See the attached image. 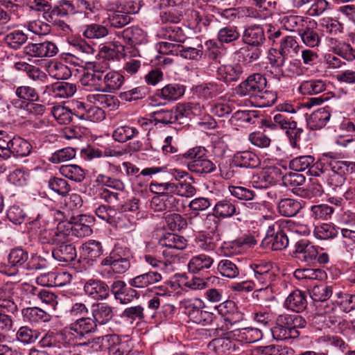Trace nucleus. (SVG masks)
Returning a JSON list of instances; mask_svg holds the SVG:
<instances>
[{
	"instance_id": "f257e3e1",
	"label": "nucleus",
	"mask_w": 355,
	"mask_h": 355,
	"mask_svg": "<svg viewBox=\"0 0 355 355\" xmlns=\"http://www.w3.org/2000/svg\"><path fill=\"white\" fill-rule=\"evenodd\" d=\"M128 251L121 248H114L101 262V275L104 278H111L114 274H123L130 267Z\"/></svg>"
},
{
	"instance_id": "f03ea898",
	"label": "nucleus",
	"mask_w": 355,
	"mask_h": 355,
	"mask_svg": "<svg viewBox=\"0 0 355 355\" xmlns=\"http://www.w3.org/2000/svg\"><path fill=\"white\" fill-rule=\"evenodd\" d=\"M97 326L90 317H81L66 327L62 335L69 340H82L87 336L94 333Z\"/></svg>"
},
{
	"instance_id": "7ed1b4c3",
	"label": "nucleus",
	"mask_w": 355,
	"mask_h": 355,
	"mask_svg": "<svg viewBox=\"0 0 355 355\" xmlns=\"http://www.w3.org/2000/svg\"><path fill=\"white\" fill-rule=\"evenodd\" d=\"M60 227L53 231L51 241L55 243H60L59 246L55 248L53 252V257L58 261L63 263H71L76 257V248L72 244H64L67 240V234L60 230Z\"/></svg>"
},
{
	"instance_id": "20e7f679",
	"label": "nucleus",
	"mask_w": 355,
	"mask_h": 355,
	"mask_svg": "<svg viewBox=\"0 0 355 355\" xmlns=\"http://www.w3.org/2000/svg\"><path fill=\"white\" fill-rule=\"evenodd\" d=\"M250 268L254 273L252 282L258 291L267 288L276 278L272 264L270 263H253L250 265Z\"/></svg>"
},
{
	"instance_id": "39448f33",
	"label": "nucleus",
	"mask_w": 355,
	"mask_h": 355,
	"mask_svg": "<svg viewBox=\"0 0 355 355\" xmlns=\"http://www.w3.org/2000/svg\"><path fill=\"white\" fill-rule=\"evenodd\" d=\"M266 85L267 80L265 76L259 73H254L239 85L236 92L240 96H255L262 92Z\"/></svg>"
},
{
	"instance_id": "423d86ee",
	"label": "nucleus",
	"mask_w": 355,
	"mask_h": 355,
	"mask_svg": "<svg viewBox=\"0 0 355 355\" xmlns=\"http://www.w3.org/2000/svg\"><path fill=\"white\" fill-rule=\"evenodd\" d=\"M310 296L313 300L322 302L320 304L321 309H318L316 313L318 315L331 314L335 312L336 306L334 305V303H333L331 306L327 304V303L324 304V302L332 296V285L327 284L315 285L311 290Z\"/></svg>"
},
{
	"instance_id": "0eeeda50",
	"label": "nucleus",
	"mask_w": 355,
	"mask_h": 355,
	"mask_svg": "<svg viewBox=\"0 0 355 355\" xmlns=\"http://www.w3.org/2000/svg\"><path fill=\"white\" fill-rule=\"evenodd\" d=\"M282 177L279 166H270L252 176L251 183L257 189H266L274 184Z\"/></svg>"
},
{
	"instance_id": "6e6552de",
	"label": "nucleus",
	"mask_w": 355,
	"mask_h": 355,
	"mask_svg": "<svg viewBox=\"0 0 355 355\" xmlns=\"http://www.w3.org/2000/svg\"><path fill=\"white\" fill-rule=\"evenodd\" d=\"M263 243L273 250H281L286 248L288 245V238L286 230H282L277 223L269 226Z\"/></svg>"
},
{
	"instance_id": "1a4fd4ad",
	"label": "nucleus",
	"mask_w": 355,
	"mask_h": 355,
	"mask_svg": "<svg viewBox=\"0 0 355 355\" xmlns=\"http://www.w3.org/2000/svg\"><path fill=\"white\" fill-rule=\"evenodd\" d=\"M58 52L56 44L49 41L41 43H28L24 48V53L27 55L37 58L53 57Z\"/></svg>"
},
{
	"instance_id": "9d476101",
	"label": "nucleus",
	"mask_w": 355,
	"mask_h": 355,
	"mask_svg": "<svg viewBox=\"0 0 355 355\" xmlns=\"http://www.w3.org/2000/svg\"><path fill=\"white\" fill-rule=\"evenodd\" d=\"M83 290L87 295L96 301L104 300L110 297V287L100 279L87 280L84 284Z\"/></svg>"
},
{
	"instance_id": "9b49d317",
	"label": "nucleus",
	"mask_w": 355,
	"mask_h": 355,
	"mask_svg": "<svg viewBox=\"0 0 355 355\" xmlns=\"http://www.w3.org/2000/svg\"><path fill=\"white\" fill-rule=\"evenodd\" d=\"M213 213L218 219H226L240 214L236 202L230 198L218 200L213 208Z\"/></svg>"
},
{
	"instance_id": "f8f14e48",
	"label": "nucleus",
	"mask_w": 355,
	"mask_h": 355,
	"mask_svg": "<svg viewBox=\"0 0 355 355\" xmlns=\"http://www.w3.org/2000/svg\"><path fill=\"white\" fill-rule=\"evenodd\" d=\"M218 78L230 83L238 81L243 73V67L240 63H227L220 64L217 69Z\"/></svg>"
},
{
	"instance_id": "ddd939ff",
	"label": "nucleus",
	"mask_w": 355,
	"mask_h": 355,
	"mask_svg": "<svg viewBox=\"0 0 355 355\" xmlns=\"http://www.w3.org/2000/svg\"><path fill=\"white\" fill-rule=\"evenodd\" d=\"M271 332L272 337L278 340L295 338L300 335L298 330H292L290 328L284 314L277 318L276 324L272 328Z\"/></svg>"
},
{
	"instance_id": "4468645a",
	"label": "nucleus",
	"mask_w": 355,
	"mask_h": 355,
	"mask_svg": "<svg viewBox=\"0 0 355 355\" xmlns=\"http://www.w3.org/2000/svg\"><path fill=\"white\" fill-rule=\"evenodd\" d=\"M92 320L97 325L105 324L114 315V307L105 302H95L91 306Z\"/></svg>"
},
{
	"instance_id": "2eb2a0df",
	"label": "nucleus",
	"mask_w": 355,
	"mask_h": 355,
	"mask_svg": "<svg viewBox=\"0 0 355 355\" xmlns=\"http://www.w3.org/2000/svg\"><path fill=\"white\" fill-rule=\"evenodd\" d=\"M77 91L76 85L68 82H57L45 87L44 94L57 98H69Z\"/></svg>"
},
{
	"instance_id": "dca6fc26",
	"label": "nucleus",
	"mask_w": 355,
	"mask_h": 355,
	"mask_svg": "<svg viewBox=\"0 0 355 355\" xmlns=\"http://www.w3.org/2000/svg\"><path fill=\"white\" fill-rule=\"evenodd\" d=\"M181 114L182 110L179 109V107L171 110L161 109L151 113L149 121L155 125L157 123L168 125L175 123L181 117Z\"/></svg>"
},
{
	"instance_id": "f3484780",
	"label": "nucleus",
	"mask_w": 355,
	"mask_h": 355,
	"mask_svg": "<svg viewBox=\"0 0 355 355\" xmlns=\"http://www.w3.org/2000/svg\"><path fill=\"white\" fill-rule=\"evenodd\" d=\"M223 85L215 81L203 83L195 87V94L198 98L209 100L216 98L223 92Z\"/></svg>"
},
{
	"instance_id": "a211bd4d",
	"label": "nucleus",
	"mask_w": 355,
	"mask_h": 355,
	"mask_svg": "<svg viewBox=\"0 0 355 355\" xmlns=\"http://www.w3.org/2000/svg\"><path fill=\"white\" fill-rule=\"evenodd\" d=\"M6 145L9 152V158L12 155L19 157L28 156L32 149L31 144L20 137H10L6 142Z\"/></svg>"
},
{
	"instance_id": "6ab92c4d",
	"label": "nucleus",
	"mask_w": 355,
	"mask_h": 355,
	"mask_svg": "<svg viewBox=\"0 0 355 355\" xmlns=\"http://www.w3.org/2000/svg\"><path fill=\"white\" fill-rule=\"evenodd\" d=\"M162 275L157 271H148L130 279L128 284L130 286L137 288H145L161 282Z\"/></svg>"
},
{
	"instance_id": "aec40b11",
	"label": "nucleus",
	"mask_w": 355,
	"mask_h": 355,
	"mask_svg": "<svg viewBox=\"0 0 355 355\" xmlns=\"http://www.w3.org/2000/svg\"><path fill=\"white\" fill-rule=\"evenodd\" d=\"M106 343L109 355H127L132 347L130 340L122 341L116 334L107 335Z\"/></svg>"
},
{
	"instance_id": "412c9836",
	"label": "nucleus",
	"mask_w": 355,
	"mask_h": 355,
	"mask_svg": "<svg viewBox=\"0 0 355 355\" xmlns=\"http://www.w3.org/2000/svg\"><path fill=\"white\" fill-rule=\"evenodd\" d=\"M329 46L330 49L336 55L340 56L348 62L355 61V49L349 44L330 38L329 40Z\"/></svg>"
},
{
	"instance_id": "4be33fe9",
	"label": "nucleus",
	"mask_w": 355,
	"mask_h": 355,
	"mask_svg": "<svg viewBox=\"0 0 355 355\" xmlns=\"http://www.w3.org/2000/svg\"><path fill=\"white\" fill-rule=\"evenodd\" d=\"M296 257L307 263L315 261L318 254V249L306 240L298 241L295 244Z\"/></svg>"
},
{
	"instance_id": "5701e85b",
	"label": "nucleus",
	"mask_w": 355,
	"mask_h": 355,
	"mask_svg": "<svg viewBox=\"0 0 355 355\" xmlns=\"http://www.w3.org/2000/svg\"><path fill=\"white\" fill-rule=\"evenodd\" d=\"M130 46L141 44L146 41V33L138 26H131L124 29L119 35Z\"/></svg>"
},
{
	"instance_id": "b1692460",
	"label": "nucleus",
	"mask_w": 355,
	"mask_h": 355,
	"mask_svg": "<svg viewBox=\"0 0 355 355\" xmlns=\"http://www.w3.org/2000/svg\"><path fill=\"white\" fill-rule=\"evenodd\" d=\"M327 87V81L322 79L311 78L302 81L299 86V91L303 95H317Z\"/></svg>"
},
{
	"instance_id": "393cba45",
	"label": "nucleus",
	"mask_w": 355,
	"mask_h": 355,
	"mask_svg": "<svg viewBox=\"0 0 355 355\" xmlns=\"http://www.w3.org/2000/svg\"><path fill=\"white\" fill-rule=\"evenodd\" d=\"M242 38L245 44L256 46L262 45L266 40L263 28L257 25L245 28Z\"/></svg>"
},
{
	"instance_id": "a878e982",
	"label": "nucleus",
	"mask_w": 355,
	"mask_h": 355,
	"mask_svg": "<svg viewBox=\"0 0 355 355\" xmlns=\"http://www.w3.org/2000/svg\"><path fill=\"white\" fill-rule=\"evenodd\" d=\"M184 87L178 84H168L156 92L159 98L166 102H173L178 100L184 94Z\"/></svg>"
},
{
	"instance_id": "bb28decb",
	"label": "nucleus",
	"mask_w": 355,
	"mask_h": 355,
	"mask_svg": "<svg viewBox=\"0 0 355 355\" xmlns=\"http://www.w3.org/2000/svg\"><path fill=\"white\" fill-rule=\"evenodd\" d=\"M285 306L293 311L300 312L307 306L306 295L300 290H295L286 297Z\"/></svg>"
},
{
	"instance_id": "cd10ccee",
	"label": "nucleus",
	"mask_w": 355,
	"mask_h": 355,
	"mask_svg": "<svg viewBox=\"0 0 355 355\" xmlns=\"http://www.w3.org/2000/svg\"><path fill=\"white\" fill-rule=\"evenodd\" d=\"M234 162L236 168H254L260 165L259 158L251 151L238 152L234 155Z\"/></svg>"
},
{
	"instance_id": "c85d7f7f",
	"label": "nucleus",
	"mask_w": 355,
	"mask_h": 355,
	"mask_svg": "<svg viewBox=\"0 0 355 355\" xmlns=\"http://www.w3.org/2000/svg\"><path fill=\"white\" fill-rule=\"evenodd\" d=\"M88 102L94 104H97L101 106L102 110L103 108H108L110 110H114L118 107L119 101L117 98L110 94H105L101 93L89 94L86 96Z\"/></svg>"
},
{
	"instance_id": "c756f323",
	"label": "nucleus",
	"mask_w": 355,
	"mask_h": 355,
	"mask_svg": "<svg viewBox=\"0 0 355 355\" xmlns=\"http://www.w3.org/2000/svg\"><path fill=\"white\" fill-rule=\"evenodd\" d=\"M331 114L328 107L320 108L313 112L307 118V125L311 130L323 128L329 120Z\"/></svg>"
},
{
	"instance_id": "7c9ffc66",
	"label": "nucleus",
	"mask_w": 355,
	"mask_h": 355,
	"mask_svg": "<svg viewBox=\"0 0 355 355\" xmlns=\"http://www.w3.org/2000/svg\"><path fill=\"white\" fill-rule=\"evenodd\" d=\"M124 81V77L118 72L110 71L102 75V92H112L121 87Z\"/></svg>"
},
{
	"instance_id": "2f4dec72",
	"label": "nucleus",
	"mask_w": 355,
	"mask_h": 355,
	"mask_svg": "<svg viewBox=\"0 0 355 355\" xmlns=\"http://www.w3.org/2000/svg\"><path fill=\"white\" fill-rule=\"evenodd\" d=\"M159 35L166 40L183 43L187 37L182 29L176 24L165 25L159 31Z\"/></svg>"
},
{
	"instance_id": "473e14b6",
	"label": "nucleus",
	"mask_w": 355,
	"mask_h": 355,
	"mask_svg": "<svg viewBox=\"0 0 355 355\" xmlns=\"http://www.w3.org/2000/svg\"><path fill=\"white\" fill-rule=\"evenodd\" d=\"M214 261V259L206 254L193 256L188 263L189 271L192 273H197L201 270L208 269L213 265Z\"/></svg>"
},
{
	"instance_id": "72a5a7b5",
	"label": "nucleus",
	"mask_w": 355,
	"mask_h": 355,
	"mask_svg": "<svg viewBox=\"0 0 355 355\" xmlns=\"http://www.w3.org/2000/svg\"><path fill=\"white\" fill-rule=\"evenodd\" d=\"M302 208L301 202L293 198H283L277 205L279 213L284 216H295Z\"/></svg>"
},
{
	"instance_id": "f704fd0d",
	"label": "nucleus",
	"mask_w": 355,
	"mask_h": 355,
	"mask_svg": "<svg viewBox=\"0 0 355 355\" xmlns=\"http://www.w3.org/2000/svg\"><path fill=\"white\" fill-rule=\"evenodd\" d=\"M21 314L24 320L31 323L46 322L51 318L50 314L38 307L24 309L21 311Z\"/></svg>"
},
{
	"instance_id": "c9c22d12",
	"label": "nucleus",
	"mask_w": 355,
	"mask_h": 355,
	"mask_svg": "<svg viewBox=\"0 0 355 355\" xmlns=\"http://www.w3.org/2000/svg\"><path fill=\"white\" fill-rule=\"evenodd\" d=\"M46 69L49 74L55 79H67L71 76V71L68 66L55 60L50 61Z\"/></svg>"
},
{
	"instance_id": "e433bc0d",
	"label": "nucleus",
	"mask_w": 355,
	"mask_h": 355,
	"mask_svg": "<svg viewBox=\"0 0 355 355\" xmlns=\"http://www.w3.org/2000/svg\"><path fill=\"white\" fill-rule=\"evenodd\" d=\"M103 71L86 72L80 78V83L83 86L87 87L88 89L101 92Z\"/></svg>"
},
{
	"instance_id": "4c0bfd02",
	"label": "nucleus",
	"mask_w": 355,
	"mask_h": 355,
	"mask_svg": "<svg viewBox=\"0 0 355 355\" xmlns=\"http://www.w3.org/2000/svg\"><path fill=\"white\" fill-rule=\"evenodd\" d=\"M180 305L191 321L200 310L205 307V302L199 298L184 299L180 302Z\"/></svg>"
},
{
	"instance_id": "58836bf2",
	"label": "nucleus",
	"mask_w": 355,
	"mask_h": 355,
	"mask_svg": "<svg viewBox=\"0 0 355 355\" xmlns=\"http://www.w3.org/2000/svg\"><path fill=\"white\" fill-rule=\"evenodd\" d=\"M313 234L320 240L333 239L338 236V228L333 223H322L315 227Z\"/></svg>"
},
{
	"instance_id": "ea45409f",
	"label": "nucleus",
	"mask_w": 355,
	"mask_h": 355,
	"mask_svg": "<svg viewBox=\"0 0 355 355\" xmlns=\"http://www.w3.org/2000/svg\"><path fill=\"white\" fill-rule=\"evenodd\" d=\"M59 171L64 177L77 182L83 181L85 178L84 170L76 164L62 165Z\"/></svg>"
},
{
	"instance_id": "a19ab883",
	"label": "nucleus",
	"mask_w": 355,
	"mask_h": 355,
	"mask_svg": "<svg viewBox=\"0 0 355 355\" xmlns=\"http://www.w3.org/2000/svg\"><path fill=\"white\" fill-rule=\"evenodd\" d=\"M279 49L287 58H294L300 51L301 46L295 37L292 36L284 37L280 42Z\"/></svg>"
},
{
	"instance_id": "79ce46f5",
	"label": "nucleus",
	"mask_w": 355,
	"mask_h": 355,
	"mask_svg": "<svg viewBox=\"0 0 355 355\" xmlns=\"http://www.w3.org/2000/svg\"><path fill=\"white\" fill-rule=\"evenodd\" d=\"M83 35L87 39L100 40L108 35V28L100 24H90L84 26Z\"/></svg>"
},
{
	"instance_id": "37998d69",
	"label": "nucleus",
	"mask_w": 355,
	"mask_h": 355,
	"mask_svg": "<svg viewBox=\"0 0 355 355\" xmlns=\"http://www.w3.org/2000/svg\"><path fill=\"white\" fill-rule=\"evenodd\" d=\"M159 243L161 246L168 249L183 250L187 245V241L181 236L167 234L159 240Z\"/></svg>"
},
{
	"instance_id": "c03bdc74",
	"label": "nucleus",
	"mask_w": 355,
	"mask_h": 355,
	"mask_svg": "<svg viewBox=\"0 0 355 355\" xmlns=\"http://www.w3.org/2000/svg\"><path fill=\"white\" fill-rule=\"evenodd\" d=\"M331 171L346 176L355 172V162L338 159L328 162Z\"/></svg>"
},
{
	"instance_id": "a18cd8bd",
	"label": "nucleus",
	"mask_w": 355,
	"mask_h": 355,
	"mask_svg": "<svg viewBox=\"0 0 355 355\" xmlns=\"http://www.w3.org/2000/svg\"><path fill=\"white\" fill-rule=\"evenodd\" d=\"M240 37V33L237 26L227 25L221 28L217 34V39L221 44H229L237 40Z\"/></svg>"
},
{
	"instance_id": "49530a36",
	"label": "nucleus",
	"mask_w": 355,
	"mask_h": 355,
	"mask_svg": "<svg viewBox=\"0 0 355 355\" xmlns=\"http://www.w3.org/2000/svg\"><path fill=\"white\" fill-rule=\"evenodd\" d=\"M28 40L27 35L21 31H14L6 34L3 40L6 45L12 49H19Z\"/></svg>"
},
{
	"instance_id": "de8ad7c7",
	"label": "nucleus",
	"mask_w": 355,
	"mask_h": 355,
	"mask_svg": "<svg viewBox=\"0 0 355 355\" xmlns=\"http://www.w3.org/2000/svg\"><path fill=\"white\" fill-rule=\"evenodd\" d=\"M217 270L222 276L230 279L237 277L240 271L235 263L227 259H222L219 261Z\"/></svg>"
},
{
	"instance_id": "09e8293b",
	"label": "nucleus",
	"mask_w": 355,
	"mask_h": 355,
	"mask_svg": "<svg viewBox=\"0 0 355 355\" xmlns=\"http://www.w3.org/2000/svg\"><path fill=\"white\" fill-rule=\"evenodd\" d=\"M207 150L202 146H196L189 149L182 155V158L189 160L187 163L188 169H191L193 164L207 157Z\"/></svg>"
},
{
	"instance_id": "8fccbe9b",
	"label": "nucleus",
	"mask_w": 355,
	"mask_h": 355,
	"mask_svg": "<svg viewBox=\"0 0 355 355\" xmlns=\"http://www.w3.org/2000/svg\"><path fill=\"white\" fill-rule=\"evenodd\" d=\"M139 133L137 128L124 125L117 127L112 133L113 139L118 142H125Z\"/></svg>"
},
{
	"instance_id": "3c124183",
	"label": "nucleus",
	"mask_w": 355,
	"mask_h": 355,
	"mask_svg": "<svg viewBox=\"0 0 355 355\" xmlns=\"http://www.w3.org/2000/svg\"><path fill=\"white\" fill-rule=\"evenodd\" d=\"M302 42L310 48H315L320 44L319 34L310 27L303 28L299 33Z\"/></svg>"
},
{
	"instance_id": "603ef678",
	"label": "nucleus",
	"mask_w": 355,
	"mask_h": 355,
	"mask_svg": "<svg viewBox=\"0 0 355 355\" xmlns=\"http://www.w3.org/2000/svg\"><path fill=\"white\" fill-rule=\"evenodd\" d=\"M305 20L297 15L284 16L281 19L282 26L288 31H297L298 33L304 28Z\"/></svg>"
},
{
	"instance_id": "864d4df0",
	"label": "nucleus",
	"mask_w": 355,
	"mask_h": 355,
	"mask_svg": "<svg viewBox=\"0 0 355 355\" xmlns=\"http://www.w3.org/2000/svg\"><path fill=\"white\" fill-rule=\"evenodd\" d=\"M257 121V112L254 110H239L234 112L231 117V122L235 124L238 123L255 124Z\"/></svg>"
},
{
	"instance_id": "5fc2aeb1",
	"label": "nucleus",
	"mask_w": 355,
	"mask_h": 355,
	"mask_svg": "<svg viewBox=\"0 0 355 355\" xmlns=\"http://www.w3.org/2000/svg\"><path fill=\"white\" fill-rule=\"evenodd\" d=\"M334 211V209L327 204L313 205L311 207V216L316 220H328Z\"/></svg>"
},
{
	"instance_id": "6e6d98bb",
	"label": "nucleus",
	"mask_w": 355,
	"mask_h": 355,
	"mask_svg": "<svg viewBox=\"0 0 355 355\" xmlns=\"http://www.w3.org/2000/svg\"><path fill=\"white\" fill-rule=\"evenodd\" d=\"M83 254L91 260L96 259L103 254L101 243L94 240H90L83 245Z\"/></svg>"
},
{
	"instance_id": "4d7b16f0",
	"label": "nucleus",
	"mask_w": 355,
	"mask_h": 355,
	"mask_svg": "<svg viewBox=\"0 0 355 355\" xmlns=\"http://www.w3.org/2000/svg\"><path fill=\"white\" fill-rule=\"evenodd\" d=\"M203 46L202 44H198L196 47L184 46L180 45L179 51H177V55H180L184 59L198 60L203 54Z\"/></svg>"
},
{
	"instance_id": "13d9d810",
	"label": "nucleus",
	"mask_w": 355,
	"mask_h": 355,
	"mask_svg": "<svg viewBox=\"0 0 355 355\" xmlns=\"http://www.w3.org/2000/svg\"><path fill=\"white\" fill-rule=\"evenodd\" d=\"M51 113L60 124H68L72 120V112L67 107L60 105H55L52 107Z\"/></svg>"
},
{
	"instance_id": "bf43d9fd",
	"label": "nucleus",
	"mask_w": 355,
	"mask_h": 355,
	"mask_svg": "<svg viewBox=\"0 0 355 355\" xmlns=\"http://www.w3.org/2000/svg\"><path fill=\"white\" fill-rule=\"evenodd\" d=\"M171 193L183 197H192L196 193V189L190 182L186 181L173 182Z\"/></svg>"
},
{
	"instance_id": "052dcab7",
	"label": "nucleus",
	"mask_w": 355,
	"mask_h": 355,
	"mask_svg": "<svg viewBox=\"0 0 355 355\" xmlns=\"http://www.w3.org/2000/svg\"><path fill=\"white\" fill-rule=\"evenodd\" d=\"M76 151L75 148L67 147L60 149L52 154L49 161L54 164L67 162L76 157Z\"/></svg>"
},
{
	"instance_id": "680f3d73",
	"label": "nucleus",
	"mask_w": 355,
	"mask_h": 355,
	"mask_svg": "<svg viewBox=\"0 0 355 355\" xmlns=\"http://www.w3.org/2000/svg\"><path fill=\"white\" fill-rule=\"evenodd\" d=\"M16 96L21 100L35 102L39 100V94L35 89L28 85L19 86L15 89Z\"/></svg>"
},
{
	"instance_id": "e2e57ef3",
	"label": "nucleus",
	"mask_w": 355,
	"mask_h": 355,
	"mask_svg": "<svg viewBox=\"0 0 355 355\" xmlns=\"http://www.w3.org/2000/svg\"><path fill=\"white\" fill-rule=\"evenodd\" d=\"M314 160L311 155L300 156L290 161L289 167L295 171H304L312 165Z\"/></svg>"
},
{
	"instance_id": "0e129e2a",
	"label": "nucleus",
	"mask_w": 355,
	"mask_h": 355,
	"mask_svg": "<svg viewBox=\"0 0 355 355\" xmlns=\"http://www.w3.org/2000/svg\"><path fill=\"white\" fill-rule=\"evenodd\" d=\"M49 187L62 196H67L71 190L70 185L66 180L57 177H53L49 180Z\"/></svg>"
},
{
	"instance_id": "69168bd1",
	"label": "nucleus",
	"mask_w": 355,
	"mask_h": 355,
	"mask_svg": "<svg viewBox=\"0 0 355 355\" xmlns=\"http://www.w3.org/2000/svg\"><path fill=\"white\" fill-rule=\"evenodd\" d=\"M193 166L189 171L199 175L211 173L216 169V164L207 157L200 160V162H196Z\"/></svg>"
},
{
	"instance_id": "338daca9",
	"label": "nucleus",
	"mask_w": 355,
	"mask_h": 355,
	"mask_svg": "<svg viewBox=\"0 0 355 355\" xmlns=\"http://www.w3.org/2000/svg\"><path fill=\"white\" fill-rule=\"evenodd\" d=\"M39 334L28 327H21L16 333V338L18 341L30 344L34 343L38 338Z\"/></svg>"
},
{
	"instance_id": "774afa93",
	"label": "nucleus",
	"mask_w": 355,
	"mask_h": 355,
	"mask_svg": "<svg viewBox=\"0 0 355 355\" xmlns=\"http://www.w3.org/2000/svg\"><path fill=\"white\" fill-rule=\"evenodd\" d=\"M95 213L99 218L110 224L116 222V216L119 214L116 209L105 205L99 206L96 209Z\"/></svg>"
}]
</instances>
